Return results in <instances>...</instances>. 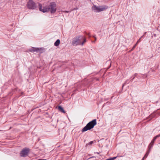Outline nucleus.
I'll return each mask as SVG.
<instances>
[{
	"label": "nucleus",
	"instance_id": "2",
	"mask_svg": "<svg viewBox=\"0 0 160 160\" xmlns=\"http://www.w3.org/2000/svg\"><path fill=\"white\" fill-rule=\"evenodd\" d=\"M97 124L96 120V119L92 120V121L88 123L87 125L84 127L82 130V132L87 131L88 130H90L93 128L94 126Z\"/></svg>",
	"mask_w": 160,
	"mask_h": 160
},
{
	"label": "nucleus",
	"instance_id": "18",
	"mask_svg": "<svg viewBox=\"0 0 160 160\" xmlns=\"http://www.w3.org/2000/svg\"><path fill=\"white\" fill-rule=\"evenodd\" d=\"M160 137V134H159V135H157V136H156L155 137L157 138L158 137Z\"/></svg>",
	"mask_w": 160,
	"mask_h": 160
},
{
	"label": "nucleus",
	"instance_id": "4",
	"mask_svg": "<svg viewBox=\"0 0 160 160\" xmlns=\"http://www.w3.org/2000/svg\"><path fill=\"white\" fill-rule=\"evenodd\" d=\"M26 5L27 8L29 9H35L37 8L36 3L32 0H29Z\"/></svg>",
	"mask_w": 160,
	"mask_h": 160
},
{
	"label": "nucleus",
	"instance_id": "9",
	"mask_svg": "<svg viewBox=\"0 0 160 160\" xmlns=\"http://www.w3.org/2000/svg\"><path fill=\"white\" fill-rule=\"evenodd\" d=\"M82 39V40H86V39L84 38L82 36H79L76 38L75 40H81Z\"/></svg>",
	"mask_w": 160,
	"mask_h": 160
},
{
	"label": "nucleus",
	"instance_id": "19",
	"mask_svg": "<svg viewBox=\"0 0 160 160\" xmlns=\"http://www.w3.org/2000/svg\"><path fill=\"white\" fill-rule=\"evenodd\" d=\"M93 143V141H91L90 142H89V144H90V145H91L92 144V143Z\"/></svg>",
	"mask_w": 160,
	"mask_h": 160
},
{
	"label": "nucleus",
	"instance_id": "15",
	"mask_svg": "<svg viewBox=\"0 0 160 160\" xmlns=\"http://www.w3.org/2000/svg\"><path fill=\"white\" fill-rule=\"evenodd\" d=\"M138 42V41H137V43L133 46V47H132V48L131 49V50H133L134 49V48L136 47V46Z\"/></svg>",
	"mask_w": 160,
	"mask_h": 160
},
{
	"label": "nucleus",
	"instance_id": "17",
	"mask_svg": "<svg viewBox=\"0 0 160 160\" xmlns=\"http://www.w3.org/2000/svg\"><path fill=\"white\" fill-rule=\"evenodd\" d=\"M62 12H66V13H68L69 12V11H62Z\"/></svg>",
	"mask_w": 160,
	"mask_h": 160
},
{
	"label": "nucleus",
	"instance_id": "1",
	"mask_svg": "<svg viewBox=\"0 0 160 160\" xmlns=\"http://www.w3.org/2000/svg\"><path fill=\"white\" fill-rule=\"evenodd\" d=\"M39 10L43 12H49L52 14L55 13L57 9V4L55 2H52L46 7L42 8L41 4H39Z\"/></svg>",
	"mask_w": 160,
	"mask_h": 160
},
{
	"label": "nucleus",
	"instance_id": "7",
	"mask_svg": "<svg viewBox=\"0 0 160 160\" xmlns=\"http://www.w3.org/2000/svg\"><path fill=\"white\" fill-rule=\"evenodd\" d=\"M82 41H74L72 43L73 46H77L78 45H83L86 41H83L82 42Z\"/></svg>",
	"mask_w": 160,
	"mask_h": 160
},
{
	"label": "nucleus",
	"instance_id": "6",
	"mask_svg": "<svg viewBox=\"0 0 160 160\" xmlns=\"http://www.w3.org/2000/svg\"><path fill=\"white\" fill-rule=\"evenodd\" d=\"M29 152V149L28 148H25L23 149L20 153V156L22 157H25L27 156Z\"/></svg>",
	"mask_w": 160,
	"mask_h": 160
},
{
	"label": "nucleus",
	"instance_id": "22",
	"mask_svg": "<svg viewBox=\"0 0 160 160\" xmlns=\"http://www.w3.org/2000/svg\"><path fill=\"white\" fill-rule=\"evenodd\" d=\"M142 160H143V159H142Z\"/></svg>",
	"mask_w": 160,
	"mask_h": 160
},
{
	"label": "nucleus",
	"instance_id": "21",
	"mask_svg": "<svg viewBox=\"0 0 160 160\" xmlns=\"http://www.w3.org/2000/svg\"><path fill=\"white\" fill-rule=\"evenodd\" d=\"M138 40H140V39H138Z\"/></svg>",
	"mask_w": 160,
	"mask_h": 160
},
{
	"label": "nucleus",
	"instance_id": "16",
	"mask_svg": "<svg viewBox=\"0 0 160 160\" xmlns=\"http://www.w3.org/2000/svg\"><path fill=\"white\" fill-rule=\"evenodd\" d=\"M138 42V41H137V43L133 46V47H132V48L131 49V50H133L134 49V48L136 47V46Z\"/></svg>",
	"mask_w": 160,
	"mask_h": 160
},
{
	"label": "nucleus",
	"instance_id": "3",
	"mask_svg": "<svg viewBox=\"0 0 160 160\" xmlns=\"http://www.w3.org/2000/svg\"><path fill=\"white\" fill-rule=\"evenodd\" d=\"M92 8L94 12H99L106 10L108 8V7L106 5L99 6L93 5Z\"/></svg>",
	"mask_w": 160,
	"mask_h": 160
},
{
	"label": "nucleus",
	"instance_id": "14",
	"mask_svg": "<svg viewBox=\"0 0 160 160\" xmlns=\"http://www.w3.org/2000/svg\"><path fill=\"white\" fill-rule=\"evenodd\" d=\"M138 42V41H137V43L133 46V47H132V48L131 49V50H133L134 49V48L136 47V46Z\"/></svg>",
	"mask_w": 160,
	"mask_h": 160
},
{
	"label": "nucleus",
	"instance_id": "10",
	"mask_svg": "<svg viewBox=\"0 0 160 160\" xmlns=\"http://www.w3.org/2000/svg\"><path fill=\"white\" fill-rule=\"evenodd\" d=\"M120 157V156H118V155L116 157H113L112 158H108V159H107L106 160H114V159H115L117 158V157Z\"/></svg>",
	"mask_w": 160,
	"mask_h": 160
},
{
	"label": "nucleus",
	"instance_id": "5",
	"mask_svg": "<svg viewBox=\"0 0 160 160\" xmlns=\"http://www.w3.org/2000/svg\"><path fill=\"white\" fill-rule=\"evenodd\" d=\"M44 49V48H32L29 51L30 52H37L42 53Z\"/></svg>",
	"mask_w": 160,
	"mask_h": 160
},
{
	"label": "nucleus",
	"instance_id": "12",
	"mask_svg": "<svg viewBox=\"0 0 160 160\" xmlns=\"http://www.w3.org/2000/svg\"><path fill=\"white\" fill-rule=\"evenodd\" d=\"M60 41H56V42L54 43V45L56 46H58L60 44Z\"/></svg>",
	"mask_w": 160,
	"mask_h": 160
},
{
	"label": "nucleus",
	"instance_id": "20",
	"mask_svg": "<svg viewBox=\"0 0 160 160\" xmlns=\"http://www.w3.org/2000/svg\"><path fill=\"white\" fill-rule=\"evenodd\" d=\"M109 0H103V1H109Z\"/></svg>",
	"mask_w": 160,
	"mask_h": 160
},
{
	"label": "nucleus",
	"instance_id": "11",
	"mask_svg": "<svg viewBox=\"0 0 160 160\" xmlns=\"http://www.w3.org/2000/svg\"><path fill=\"white\" fill-rule=\"evenodd\" d=\"M149 153V152H147L142 159H143V160H144V159L146 158L147 157V156H148Z\"/></svg>",
	"mask_w": 160,
	"mask_h": 160
},
{
	"label": "nucleus",
	"instance_id": "8",
	"mask_svg": "<svg viewBox=\"0 0 160 160\" xmlns=\"http://www.w3.org/2000/svg\"><path fill=\"white\" fill-rule=\"evenodd\" d=\"M58 109L61 112H63L64 113H66L65 111L64 110L63 108L60 106H58Z\"/></svg>",
	"mask_w": 160,
	"mask_h": 160
},
{
	"label": "nucleus",
	"instance_id": "13",
	"mask_svg": "<svg viewBox=\"0 0 160 160\" xmlns=\"http://www.w3.org/2000/svg\"><path fill=\"white\" fill-rule=\"evenodd\" d=\"M156 139V138L154 137L150 143V144L152 145L153 144L154 142Z\"/></svg>",
	"mask_w": 160,
	"mask_h": 160
}]
</instances>
